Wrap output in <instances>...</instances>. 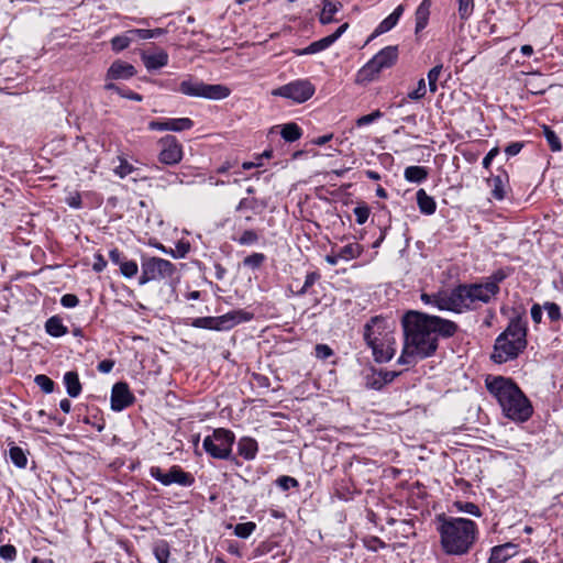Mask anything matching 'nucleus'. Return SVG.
I'll list each match as a JSON object with an SVG mask.
<instances>
[{"label": "nucleus", "instance_id": "obj_15", "mask_svg": "<svg viewBox=\"0 0 563 563\" xmlns=\"http://www.w3.org/2000/svg\"><path fill=\"white\" fill-rule=\"evenodd\" d=\"M192 126L194 121L189 118H162L148 122V129L152 131L183 132Z\"/></svg>", "mask_w": 563, "mask_h": 563}, {"label": "nucleus", "instance_id": "obj_53", "mask_svg": "<svg viewBox=\"0 0 563 563\" xmlns=\"http://www.w3.org/2000/svg\"><path fill=\"white\" fill-rule=\"evenodd\" d=\"M265 261V255L262 253H253L249 255V266L260 267Z\"/></svg>", "mask_w": 563, "mask_h": 563}, {"label": "nucleus", "instance_id": "obj_13", "mask_svg": "<svg viewBox=\"0 0 563 563\" xmlns=\"http://www.w3.org/2000/svg\"><path fill=\"white\" fill-rule=\"evenodd\" d=\"M275 96L291 99L297 103L307 101L314 93V87L308 80H296L279 87L273 92Z\"/></svg>", "mask_w": 563, "mask_h": 563}, {"label": "nucleus", "instance_id": "obj_54", "mask_svg": "<svg viewBox=\"0 0 563 563\" xmlns=\"http://www.w3.org/2000/svg\"><path fill=\"white\" fill-rule=\"evenodd\" d=\"M109 257H110L111 262L118 266H120L122 264V262L125 260V257L122 255V253L118 249L110 250Z\"/></svg>", "mask_w": 563, "mask_h": 563}, {"label": "nucleus", "instance_id": "obj_63", "mask_svg": "<svg viewBox=\"0 0 563 563\" xmlns=\"http://www.w3.org/2000/svg\"><path fill=\"white\" fill-rule=\"evenodd\" d=\"M340 260H341V257L338 256V251H335V250H332L331 254L325 256V261L330 265H336Z\"/></svg>", "mask_w": 563, "mask_h": 563}, {"label": "nucleus", "instance_id": "obj_22", "mask_svg": "<svg viewBox=\"0 0 563 563\" xmlns=\"http://www.w3.org/2000/svg\"><path fill=\"white\" fill-rule=\"evenodd\" d=\"M142 60L147 70L159 69L167 65L168 63V54L161 49L151 54H142Z\"/></svg>", "mask_w": 563, "mask_h": 563}, {"label": "nucleus", "instance_id": "obj_5", "mask_svg": "<svg viewBox=\"0 0 563 563\" xmlns=\"http://www.w3.org/2000/svg\"><path fill=\"white\" fill-rule=\"evenodd\" d=\"M526 338V322L521 318L511 319L505 331L495 340L492 361L503 364L517 358L527 346Z\"/></svg>", "mask_w": 563, "mask_h": 563}, {"label": "nucleus", "instance_id": "obj_50", "mask_svg": "<svg viewBox=\"0 0 563 563\" xmlns=\"http://www.w3.org/2000/svg\"><path fill=\"white\" fill-rule=\"evenodd\" d=\"M60 303L65 308H74L79 303V299L76 295L66 294L62 297Z\"/></svg>", "mask_w": 563, "mask_h": 563}, {"label": "nucleus", "instance_id": "obj_20", "mask_svg": "<svg viewBox=\"0 0 563 563\" xmlns=\"http://www.w3.org/2000/svg\"><path fill=\"white\" fill-rule=\"evenodd\" d=\"M517 553V545L514 543H505L496 545L490 551L488 563H505L508 559Z\"/></svg>", "mask_w": 563, "mask_h": 563}, {"label": "nucleus", "instance_id": "obj_28", "mask_svg": "<svg viewBox=\"0 0 563 563\" xmlns=\"http://www.w3.org/2000/svg\"><path fill=\"white\" fill-rule=\"evenodd\" d=\"M363 252V246L358 243H350L338 250V256L343 261L357 258Z\"/></svg>", "mask_w": 563, "mask_h": 563}, {"label": "nucleus", "instance_id": "obj_57", "mask_svg": "<svg viewBox=\"0 0 563 563\" xmlns=\"http://www.w3.org/2000/svg\"><path fill=\"white\" fill-rule=\"evenodd\" d=\"M318 277H319V276H318V274H316V273H310V274H308V275L306 276V280H305V284H303V286H302V288H301V291H300V292H306V291H307V289H308L309 287H311V286L316 283V280L318 279Z\"/></svg>", "mask_w": 563, "mask_h": 563}, {"label": "nucleus", "instance_id": "obj_52", "mask_svg": "<svg viewBox=\"0 0 563 563\" xmlns=\"http://www.w3.org/2000/svg\"><path fill=\"white\" fill-rule=\"evenodd\" d=\"M314 351L316 356L320 360H325L332 355V350L325 344H318Z\"/></svg>", "mask_w": 563, "mask_h": 563}, {"label": "nucleus", "instance_id": "obj_64", "mask_svg": "<svg viewBox=\"0 0 563 563\" xmlns=\"http://www.w3.org/2000/svg\"><path fill=\"white\" fill-rule=\"evenodd\" d=\"M59 407L65 413H68L71 409V404L67 398H64L59 401Z\"/></svg>", "mask_w": 563, "mask_h": 563}, {"label": "nucleus", "instance_id": "obj_39", "mask_svg": "<svg viewBox=\"0 0 563 563\" xmlns=\"http://www.w3.org/2000/svg\"><path fill=\"white\" fill-rule=\"evenodd\" d=\"M544 136L547 139V142H548L550 148L553 152H560L562 150L561 142H560L558 135L547 126L544 128Z\"/></svg>", "mask_w": 563, "mask_h": 563}, {"label": "nucleus", "instance_id": "obj_46", "mask_svg": "<svg viewBox=\"0 0 563 563\" xmlns=\"http://www.w3.org/2000/svg\"><path fill=\"white\" fill-rule=\"evenodd\" d=\"M276 483L283 490H288L289 488L298 486L296 478L286 475L278 477Z\"/></svg>", "mask_w": 563, "mask_h": 563}, {"label": "nucleus", "instance_id": "obj_26", "mask_svg": "<svg viewBox=\"0 0 563 563\" xmlns=\"http://www.w3.org/2000/svg\"><path fill=\"white\" fill-rule=\"evenodd\" d=\"M429 172L423 166H408L404 172V177L409 183L420 184L428 178Z\"/></svg>", "mask_w": 563, "mask_h": 563}, {"label": "nucleus", "instance_id": "obj_60", "mask_svg": "<svg viewBox=\"0 0 563 563\" xmlns=\"http://www.w3.org/2000/svg\"><path fill=\"white\" fill-rule=\"evenodd\" d=\"M522 148V145L520 143H511L509 144L505 152L508 156H515L517 155Z\"/></svg>", "mask_w": 563, "mask_h": 563}, {"label": "nucleus", "instance_id": "obj_18", "mask_svg": "<svg viewBox=\"0 0 563 563\" xmlns=\"http://www.w3.org/2000/svg\"><path fill=\"white\" fill-rule=\"evenodd\" d=\"M347 27H349L347 23L342 24L332 34L311 43L309 46H307L305 49H302L300 52V54H316V53L327 49L335 41H338L341 37V35L346 31Z\"/></svg>", "mask_w": 563, "mask_h": 563}, {"label": "nucleus", "instance_id": "obj_49", "mask_svg": "<svg viewBox=\"0 0 563 563\" xmlns=\"http://www.w3.org/2000/svg\"><path fill=\"white\" fill-rule=\"evenodd\" d=\"M272 154H273L272 150L264 151L261 155L256 156L254 161L249 162V170L251 168H253V167H261V166H263V159L264 158H266V159L271 158Z\"/></svg>", "mask_w": 563, "mask_h": 563}, {"label": "nucleus", "instance_id": "obj_34", "mask_svg": "<svg viewBox=\"0 0 563 563\" xmlns=\"http://www.w3.org/2000/svg\"><path fill=\"white\" fill-rule=\"evenodd\" d=\"M492 185V196L497 200H503L505 198V189L504 183L500 176H495L492 179H488Z\"/></svg>", "mask_w": 563, "mask_h": 563}, {"label": "nucleus", "instance_id": "obj_47", "mask_svg": "<svg viewBox=\"0 0 563 563\" xmlns=\"http://www.w3.org/2000/svg\"><path fill=\"white\" fill-rule=\"evenodd\" d=\"M16 556V549L11 544L0 547V558L5 561H13Z\"/></svg>", "mask_w": 563, "mask_h": 563}, {"label": "nucleus", "instance_id": "obj_27", "mask_svg": "<svg viewBox=\"0 0 563 563\" xmlns=\"http://www.w3.org/2000/svg\"><path fill=\"white\" fill-rule=\"evenodd\" d=\"M46 332L54 336L59 338L67 333V327L63 324V321L59 317L53 316L45 322Z\"/></svg>", "mask_w": 563, "mask_h": 563}, {"label": "nucleus", "instance_id": "obj_21", "mask_svg": "<svg viewBox=\"0 0 563 563\" xmlns=\"http://www.w3.org/2000/svg\"><path fill=\"white\" fill-rule=\"evenodd\" d=\"M405 11L404 4H399L387 18H385L375 29L372 36H377L395 27Z\"/></svg>", "mask_w": 563, "mask_h": 563}, {"label": "nucleus", "instance_id": "obj_4", "mask_svg": "<svg viewBox=\"0 0 563 563\" xmlns=\"http://www.w3.org/2000/svg\"><path fill=\"white\" fill-rule=\"evenodd\" d=\"M438 528L443 551L450 555H463L474 545L477 525L465 518H441Z\"/></svg>", "mask_w": 563, "mask_h": 563}, {"label": "nucleus", "instance_id": "obj_55", "mask_svg": "<svg viewBox=\"0 0 563 563\" xmlns=\"http://www.w3.org/2000/svg\"><path fill=\"white\" fill-rule=\"evenodd\" d=\"M107 266V261L103 258L101 254H97L95 256V262L92 268L95 272H102Z\"/></svg>", "mask_w": 563, "mask_h": 563}, {"label": "nucleus", "instance_id": "obj_3", "mask_svg": "<svg viewBox=\"0 0 563 563\" xmlns=\"http://www.w3.org/2000/svg\"><path fill=\"white\" fill-rule=\"evenodd\" d=\"M485 386L507 418L525 422L531 417L533 409L529 399L511 378L488 375Z\"/></svg>", "mask_w": 563, "mask_h": 563}, {"label": "nucleus", "instance_id": "obj_17", "mask_svg": "<svg viewBox=\"0 0 563 563\" xmlns=\"http://www.w3.org/2000/svg\"><path fill=\"white\" fill-rule=\"evenodd\" d=\"M373 351L375 361L379 363L388 362L393 358L396 352V340L394 334L382 339L376 344L369 346Z\"/></svg>", "mask_w": 563, "mask_h": 563}, {"label": "nucleus", "instance_id": "obj_29", "mask_svg": "<svg viewBox=\"0 0 563 563\" xmlns=\"http://www.w3.org/2000/svg\"><path fill=\"white\" fill-rule=\"evenodd\" d=\"M341 3L324 1L323 8L320 13V22L322 24H328L333 21L335 13L341 9Z\"/></svg>", "mask_w": 563, "mask_h": 563}, {"label": "nucleus", "instance_id": "obj_10", "mask_svg": "<svg viewBox=\"0 0 563 563\" xmlns=\"http://www.w3.org/2000/svg\"><path fill=\"white\" fill-rule=\"evenodd\" d=\"M240 311H231L219 317H199L191 320L190 325L199 329L225 331L244 320Z\"/></svg>", "mask_w": 563, "mask_h": 563}, {"label": "nucleus", "instance_id": "obj_41", "mask_svg": "<svg viewBox=\"0 0 563 563\" xmlns=\"http://www.w3.org/2000/svg\"><path fill=\"white\" fill-rule=\"evenodd\" d=\"M442 71V65H437L433 68H431L428 73V81H429V89L431 92L437 91V81L440 77V74Z\"/></svg>", "mask_w": 563, "mask_h": 563}, {"label": "nucleus", "instance_id": "obj_62", "mask_svg": "<svg viewBox=\"0 0 563 563\" xmlns=\"http://www.w3.org/2000/svg\"><path fill=\"white\" fill-rule=\"evenodd\" d=\"M256 452H257V442L255 440L249 438V460L254 459Z\"/></svg>", "mask_w": 563, "mask_h": 563}, {"label": "nucleus", "instance_id": "obj_51", "mask_svg": "<svg viewBox=\"0 0 563 563\" xmlns=\"http://www.w3.org/2000/svg\"><path fill=\"white\" fill-rule=\"evenodd\" d=\"M129 34H132V35H133V38H134L135 36H137L139 38H142V40H148V38L154 37V31H152V30H146V29H134V30H129Z\"/></svg>", "mask_w": 563, "mask_h": 563}, {"label": "nucleus", "instance_id": "obj_1", "mask_svg": "<svg viewBox=\"0 0 563 563\" xmlns=\"http://www.w3.org/2000/svg\"><path fill=\"white\" fill-rule=\"evenodd\" d=\"M402 327L405 344L398 363L404 365H413L433 355L439 336L450 338L457 331V324L451 320L415 310L404 316Z\"/></svg>", "mask_w": 563, "mask_h": 563}, {"label": "nucleus", "instance_id": "obj_9", "mask_svg": "<svg viewBox=\"0 0 563 563\" xmlns=\"http://www.w3.org/2000/svg\"><path fill=\"white\" fill-rule=\"evenodd\" d=\"M234 442V434L225 429H216L203 439L205 451L214 459H227Z\"/></svg>", "mask_w": 563, "mask_h": 563}, {"label": "nucleus", "instance_id": "obj_48", "mask_svg": "<svg viewBox=\"0 0 563 563\" xmlns=\"http://www.w3.org/2000/svg\"><path fill=\"white\" fill-rule=\"evenodd\" d=\"M426 91H427L426 81H424V79H420L418 81L417 88L412 92H410L408 96L410 99L419 100L424 97Z\"/></svg>", "mask_w": 563, "mask_h": 563}, {"label": "nucleus", "instance_id": "obj_16", "mask_svg": "<svg viewBox=\"0 0 563 563\" xmlns=\"http://www.w3.org/2000/svg\"><path fill=\"white\" fill-rule=\"evenodd\" d=\"M134 399L126 383L119 382L113 385L111 390V409L113 411H122L131 406Z\"/></svg>", "mask_w": 563, "mask_h": 563}, {"label": "nucleus", "instance_id": "obj_37", "mask_svg": "<svg viewBox=\"0 0 563 563\" xmlns=\"http://www.w3.org/2000/svg\"><path fill=\"white\" fill-rule=\"evenodd\" d=\"M34 382L44 393H53L55 383L48 376L43 374L36 375Z\"/></svg>", "mask_w": 563, "mask_h": 563}, {"label": "nucleus", "instance_id": "obj_42", "mask_svg": "<svg viewBox=\"0 0 563 563\" xmlns=\"http://www.w3.org/2000/svg\"><path fill=\"white\" fill-rule=\"evenodd\" d=\"M454 506L462 512H465V514H468V515H473V516H476V517H479L481 516V511H479V508L473 504V503H468V501H465V503H462V501H457L454 504Z\"/></svg>", "mask_w": 563, "mask_h": 563}, {"label": "nucleus", "instance_id": "obj_45", "mask_svg": "<svg viewBox=\"0 0 563 563\" xmlns=\"http://www.w3.org/2000/svg\"><path fill=\"white\" fill-rule=\"evenodd\" d=\"M383 113L379 110H375L374 112L363 115L356 120L357 126H363L373 123L377 119H380Z\"/></svg>", "mask_w": 563, "mask_h": 563}, {"label": "nucleus", "instance_id": "obj_14", "mask_svg": "<svg viewBox=\"0 0 563 563\" xmlns=\"http://www.w3.org/2000/svg\"><path fill=\"white\" fill-rule=\"evenodd\" d=\"M394 332L389 328L387 320L382 317H374L364 329V339L368 346L376 344L382 339L393 335Z\"/></svg>", "mask_w": 563, "mask_h": 563}, {"label": "nucleus", "instance_id": "obj_36", "mask_svg": "<svg viewBox=\"0 0 563 563\" xmlns=\"http://www.w3.org/2000/svg\"><path fill=\"white\" fill-rule=\"evenodd\" d=\"M157 186L162 188H166L167 186L178 185L183 184V179L179 177V175L175 173H167L166 175H163L157 178Z\"/></svg>", "mask_w": 563, "mask_h": 563}, {"label": "nucleus", "instance_id": "obj_31", "mask_svg": "<svg viewBox=\"0 0 563 563\" xmlns=\"http://www.w3.org/2000/svg\"><path fill=\"white\" fill-rule=\"evenodd\" d=\"M282 137L287 142H295L300 139L302 131L296 123H287L282 125Z\"/></svg>", "mask_w": 563, "mask_h": 563}, {"label": "nucleus", "instance_id": "obj_8", "mask_svg": "<svg viewBox=\"0 0 563 563\" xmlns=\"http://www.w3.org/2000/svg\"><path fill=\"white\" fill-rule=\"evenodd\" d=\"M141 269L140 285H145L150 282L167 280L176 272V267L172 262L156 256L143 257Z\"/></svg>", "mask_w": 563, "mask_h": 563}, {"label": "nucleus", "instance_id": "obj_56", "mask_svg": "<svg viewBox=\"0 0 563 563\" xmlns=\"http://www.w3.org/2000/svg\"><path fill=\"white\" fill-rule=\"evenodd\" d=\"M114 366V361L112 360H103L98 364V371L103 374H108L112 371Z\"/></svg>", "mask_w": 563, "mask_h": 563}, {"label": "nucleus", "instance_id": "obj_40", "mask_svg": "<svg viewBox=\"0 0 563 563\" xmlns=\"http://www.w3.org/2000/svg\"><path fill=\"white\" fill-rule=\"evenodd\" d=\"M134 166L126 159L120 158V164L114 168V174L120 178H124L134 172Z\"/></svg>", "mask_w": 563, "mask_h": 563}, {"label": "nucleus", "instance_id": "obj_19", "mask_svg": "<svg viewBox=\"0 0 563 563\" xmlns=\"http://www.w3.org/2000/svg\"><path fill=\"white\" fill-rule=\"evenodd\" d=\"M136 74V70L133 65L122 62L115 60L111 64L107 71V79L119 80V79H130Z\"/></svg>", "mask_w": 563, "mask_h": 563}, {"label": "nucleus", "instance_id": "obj_12", "mask_svg": "<svg viewBox=\"0 0 563 563\" xmlns=\"http://www.w3.org/2000/svg\"><path fill=\"white\" fill-rule=\"evenodd\" d=\"M157 145L159 147L157 155L159 163L174 166L181 162L184 157L183 145L174 135L161 137Z\"/></svg>", "mask_w": 563, "mask_h": 563}, {"label": "nucleus", "instance_id": "obj_32", "mask_svg": "<svg viewBox=\"0 0 563 563\" xmlns=\"http://www.w3.org/2000/svg\"><path fill=\"white\" fill-rule=\"evenodd\" d=\"M133 40H134L133 35L129 34V31L125 32L124 34L114 36L111 40L112 49L115 52H121V51L125 49Z\"/></svg>", "mask_w": 563, "mask_h": 563}, {"label": "nucleus", "instance_id": "obj_59", "mask_svg": "<svg viewBox=\"0 0 563 563\" xmlns=\"http://www.w3.org/2000/svg\"><path fill=\"white\" fill-rule=\"evenodd\" d=\"M531 318L536 323H540L542 319V308L539 305L531 307Z\"/></svg>", "mask_w": 563, "mask_h": 563}, {"label": "nucleus", "instance_id": "obj_33", "mask_svg": "<svg viewBox=\"0 0 563 563\" xmlns=\"http://www.w3.org/2000/svg\"><path fill=\"white\" fill-rule=\"evenodd\" d=\"M154 555L158 563H167L170 555L169 547L166 541H159L154 545Z\"/></svg>", "mask_w": 563, "mask_h": 563}, {"label": "nucleus", "instance_id": "obj_6", "mask_svg": "<svg viewBox=\"0 0 563 563\" xmlns=\"http://www.w3.org/2000/svg\"><path fill=\"white\" fill-rule=\"evenodd\" d=\"M178 91L188 97L210 100H221L230 95V89L227 86L220 84H205L191 76L187 77L179 84Z\"/></svg>", "mask_w": 563, "mask_h": 563}, {"label": "nucleus", "instance_id": "obj_43", "mask_svg": "<svg viewBox=\"0 0 563 563\" xmlns=\"http://www.w3.org/2000/svg\"><path fill=\"white\" fill-rule=\"evenodd\" d=\"M353 212L356 217V222L364 224L369 217L371 209L366 205H358L354 208Z\"/></svg>", "mask_w": 563, "mask_h": 563}, {"label": "nucleus", "instance_id": "obj_24", "mask_svg": "<svg viewBox=\"0 0 563 563\" xmlns=\"http://www.w3.org/2000/svg\"><path fill=\"white\" fill-rule=\"evenodd\" d=\"M431 4V0H422V2L417 8L415 13L417 33L427 26L430 16Z\"/></svg>", "mask_w": 563, "mask_h": 563}, {"label": "nucleus", "instance_id": "obj_25", "mask_svg": "<svg viewBox=\"0 0 563 563\" xmlns=\"http://www.w3.org/2000/svg\"><path fill=\"white\" fill-rule=\"evenodd\" d=\"M417 205L419 210L424 214H433L437 209L435 200L429 196L424 189H419L417 191Z\"/></svg>", "mask_w": 563, "mask_h": 563}, {"label": "nucleus", "instance_id": "obj_7", "mask_svg": "<svg viewBox=\"0 0 563 563\" xmlns=\"http://www.w3.org/2000/svg\"><path fill=\"white\" fill-rule=\"evenodd\" d=\"M398 57L397 46H386L380 49L372 59H369L357 73V82H367L385 68L391 67Z\"/></svg>", "mask_w": 563, "mask_h": 563}, {"label": "nucleus", "instance_id": "obj_30", "mask_svg": "<svg viewBox=\"0 0 563 563\" xmlns=\"http://www.w3.org/2000/svg\"><path fill=\"white\" fill-rule=\"evenodd\" d=\"M9 456L11 462L19 468H25L27 465V457L24 450L20 446L12 444L9 449Z\"/></svg>", "mask_w": 563, "mask_h": 563}, {"label": "nucleus", "instance_id": "obj_38", "mask_svg": "<svg viewBox=\"0 0 563 563\" xmlns=\"http://www.w3.org/2000/svg\"><path fill=\"white\" fill-rule=\"evenodd\" d=\"M459 15L462 20H467L474 10V0H457Z\"/></svg>", "mask_w": 563, "mask_h": 563}, {"label": "nucleus", "instance_id": "obj_23", "mask_svg": "<svg viewBox=\"0 0 563 563\" xmlns=\"http://www.w3.org/2000/svg\"><path fill=\"white\" fill-rule=\"evenodd\" d=\"M66 391L71 398H76L81 393V384L77 372L69 371L64 374L63 377Z\"/></svg>", "mask_w": 563, "mask_h": 563}, {"label": "nucleus", "instance_id": "obj_61", "mask_svg": "<svg viewBox=\"0 0 563 563\" xmlns=\"http://www.w3.org/2000/svg\"><path fill=\"white\" fill-rule=\"evenodd\" d=\"M66 201H67L68 206L71 208L78 209L81 207V198L78 194H76L74 196H69L66 199Z\"/></svg>", "mask_w": 563, "mask_h": 563}, {"label": "nucleus", "instance_id": "obj_2", "mask_svg": "<svg viewBox=\"0 0 563 563\" xmlns=\"http://www.w3.org/2000/svg\"><path fill=\"white\" fill-rule=\"evenodd\" d=\"M505 278L503 273H497L482 284L460 285L451 291L435 294H421V301L439 310L464 312L487 303L499 291V283Z\"/></svg>", "mask_w": 563, "mask_h": 563}, {"label": "nucleus", "instance_id": "obj_35", "mask_svg": "<svg viewBox=\"0 0 563 563\" xmlns=\"http://www.w3.org/2000/svg\"><path fill=\"white\" fill-rule=\"evenodd\" d=\"M121 274L126 278L134 277L139 272V266L135 261L124 260L122 264L119 266Z\"/></svg>", "mask_w": 563, "mask_h": 563}, {"label": "nucleus", "instance_id": "obj_11", "mask_svg": "<svg viewBox=\"0 0 563 563\" xmlns=\"http://www.w3.org/2000/svg\"><path fill=\"white\" fill-rule=\"evenodd\" d=\"M150 475L164 486L177 484L183 487H189L195 483L194 475L191 473L185 472L178 465H173L167 473H164L163 470L158 466H152L150 468Z\"/></svg>", "mask_w": 563, "mask_h": 563}, {"label": "nucleus", "instance_id": "obj_44", "mask_svg": "<svg viewBox=\"0 0 563 563\" xmlns=\"http://www.w3.org/2000/svg\"><path fill=\"white\" fill-rule=\"evenodd\" d=\"M544 310L548 313V317L552 321H558L561 318V309L560 307L554 302H545L544 303Z\"/></svg>", "mask_w": 563, "mask_h": 563}, {"label": "nucleus", "instance_id": "obj_58", "mask_svg": "<svg viewBox=\"0 0 563 563\" xmlns=\"http://www.w3.org/2000/svg\"><path fill=\"white\" fill-rule=\"evenodd\" d=\"M498 154V148L497 147H494L492 148L487 154L486 156L484 157L483 159V166L485 168H489L493 159L496 157V155Z\"/></svg>", "mask_w": 563, "mask_h": 563}]
</instances>
